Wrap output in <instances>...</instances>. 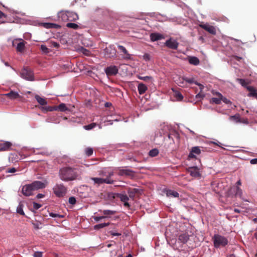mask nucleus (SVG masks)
Here are the masks:
<instances>
[{
    "label": "nucleus",
    "mask_w": 257,
    "mask_h": 257,
    "mask_svg": "<svg viewBox=\"0 0 257 257\" xmlns=\"http://www.w3.org/2000/svg\"><path fill=\"white\" fill-rule=\"evenodd\" d=\"M59 177L61 180L68 182L78 179L79 174L76 169L70 167H65L59 170Z\"/></svg>",
    "instance_id": "nucleus-1"
},
{
    "label": "nucleus",
    "mask_w": 257,
    "mask_h": 257,
    "mask_svg": "<svg viewBox=\"0 0 257 257\" xmlns=\"http://www.w3.org/2000/svg\"><path fill=\"white\" fill-rule=\"evenodd\" d=\"M46 186V184L40 181H35L29 184L24 185L22 188V193L25 196H30L33 195V192L39 189H43Z\"/></svg>",
    "instance_id": "nucleus-2"
},
{
    "label": "nucleus",
    "mask_w": 257,
    "mask_h": 257,
    "mask_svg": "<svg viewBox=\"0 0 257 257\" xmlns=\"http://www.w3.org/2000/svg\"><path fill=\"white\" fill-rule=\"evenodd\" d=\"M59 19L64 22L75 21L78 19L77 14L68 11H62L58 14Z\"/></svg>",
    "instance_id": "nucleus-3"
},
{
    "label": "nucleus",
    "mask_w": 257,
    "mask_h": 257,
    "mask_svg": "<svg viewBox=\"0 0 257 257\" xmlns=\"http://www.w3.org/2000/svg\"><path fill=\"white\" fill-rule=\"evenodd\" d=\"M67 188L63 184H56L53 188L54 194L58 197L64 196L67 193Z\"/></svg>",
    "instance_id": "nucleus-4"
},
{
    "label": "nucleus",
    "mask_w": 257,
    "mask_h": 257,
    "mask_svg": "<svg viewBox=\"0 0 257 257\" xmlns=\"http://www.w3.org/2000/svg\"><path fill=\"white\" fill-rule=\"evenodd\" d=\"M115 197L119 199L120 200L123 202L124 207L127 208H130L131 205L128 202L130 198L125 192L116 193L115 194Z\"/></svg>",
    "instance_id": "nucleus-5"
},
{
    "label": "nucleus",
    "mask_w": 257,
    "mask_h": 257,
    "mask_svg": "<svg viewBox=\"0 0 257 257\" xmlns=\"http://www.w3.org/2000/svg\"><path fill=\"white\" fill-rule=\"evenodd\" d=\"M21 76L29 81H33L34 80V74L32 71L27 67L24 68L21 72Z\"/></svg>",
    "instance_id": "nucleus-6"
},
{
    "label": "nucleus",
    "mask_w": 257,
    "mask_h": 257,
    "mask_svg": "<svg viewBox=\"0 0 257 257\" xmlns=\"http://www.w3.org/2000/svg\"><path fill=\"white\" fill-rule=\"evenodd\" d=\"M242 190L238 186H233L230 188L228 191L227 195L228 197H233L234 196H239L241 197L242 195Z\"/></svg>",
    "instance_id": "nucleus-7"
},
{
    "label": "nucleus",
    "mask_w": 257,
    "mask_h": 257,
    "mask_svg": "<svg viewBox=\"0 0 257 257\" xmlns=\"http://www.w3.org/2000/svg\"><path fill=\"white\" fill-rule=\"evenodd\" d=\"M214 245L215 247L225 246V238L218 234L214 235L213 238Z\"/></svg>",
    "instance_id": "nucleus-8"
},
{
    "label": "nucleus",
    "mask_w": 257,
    "mask_h": 257,
    "mask_svg": "<svg viewBox=\"0 0 257 257\" xmlns=\"http://www.w3.org/2000/svg\"><path fill=\"white\" fill-rule=\"evenodd\" d=\"M104 54L106 58H111L115 56L116 50L113 45H110L104 49Z\"/></svg>",
    "instance_id": "nucleus-9"
},
{
    "label": "nucleus",
    "mask_w": 257,
    "mask_h": 257,
    "mask_svg": "<svg viewBox=\"0 0 257 257\" xmlns=\"http://www.w3.org/2000/svg\"><path fill=\"white\" fill-rule=\"evenodd\" d=\"M165 45L170 49L177 50L179 46V43L171 38L166 41Z\"/></svg>",
    "instance_id": "nucleus-10"
},
{
    "label": "nucleus",
    "mask_w": 257,
    "mask_h": 257,
    "mask_svg": "<svg viewBox=\"0 0 257 257\" xmlns=\"http://www.w3.org/2000/svg\"><path fill=\"white\" fill-rule=\"evenodd\" d=\"M92 180L94 181V183L98 184H101L103 183L107 184H112L113 181L110 179L109 177L106 178H92Z\"/></svg>",
    "instance_id": "nucleus-11"
},
{
    "label": "nucleus",
    "mask_w": 257,
    "mask_h": 257,
    "mask_svg": "<svg viewBox=\"0 0 257 257\" xmlns=\"http://www.w3.org/2000/svg\"><path fill=\"white\" fill-rule=\"evenodd\" d=\"M12 146V144L10 142L0 141V151H10Z\"/></svg>",
    "instance_id": "nucleus-12"
},
{
    "label": "nucleus",
    "mask_w": 257,
    "mask_h": 257,
    "mask_svg": "<svg viewBox=\"0 0 257 257\" xmlns=\"http://www.w3.org/2000/svg\"><path fill=\"white\" fill-rule=\"evenodd\" d=\"M118 175L121 176H128L133 177L135 176V172L130 169H119L118 172Z\"/></svg>",
    "instance_id": "nucleus-13"
},
{
    "label": "nucleus",
    "mask_w": 257,
    "mask_h": 257,
    "mask_svg": "<svg viewBox=\"0 0 257 257\" xmlns=\"http://www.w3.org/2000/svg\"><path fill=\"white\" fill-rule=\"evenodd\" d=\"M188 173L194 177H199L200 176V174L199 171V169L197 167H189L187 170Z\"/></svg>",
    "instance_id": "nucleus-14"
},
{
    "label": "nucleus",
    "mask_w": 257,
    "mask_h": 257,
    "mask_svg": "<svg viewBox=\"0 0 257 257\" xmlns=\"http://www.w3.org/2000/svg\"><path fill=\"white\" fill-rule=\"evenodd\" d=\"M117 47L121 53H122V58L124 59L130 60L131 58V55L128 53L127 50L123 46L118 45Z\"/></svg>",
    "instance_id": "nucleus-15"
},
{
    "label": "nucleus",
    "mask_w": 257,
    "mask_h": 257,
    "mask_svg": "<svg viewBox=\"0 0 257 257\" xmlns=\"http://www.w3.org/2000/svg\"><path fill=\"white\" fill-rule=\"evenodd\" d=\"M105 72L107 76H114L118 73V69L115 66H112L107 67Z\"/></svg>",
    "instance_id": "nucleus-16"
},
{
    "label": "nucleus",
    "mask_w": 257,
    "mask_h": 257,
    "mask_svg": "<svg viewBox=\"0 0 257 257\" xmlns=\"http://www.w3.org/2000/svg\"><path fill=\"white\" fill-rule=\"evenodd\" d=\"M199 27L206 31H207L208 33L211 34H215L216 33V30L215 28L211 25H209L208 24H200L199 25Z\"/></svg>",
    "instance_id": "nucleus-17"
},
{
    "label": "nucleus",
    "mask_w": 257,
    "mask_h": 257,
    "mask_svg": "<svg viewBox=\"0 0 257 257\" xmlns=\"http://www.w3.org/2000/svg\"><path fill=\"white\" fill-rule=\"evenodd\" d=\"M181 80L185 81L190 84L195 83V84L198 85L199 86L200 91H201L204 88V86L200 83H199L197 81H195L194 78L183 77L181 78ZM180 80L181 81V79H180Z\"/></svg>",
    "instance_id": "nucleus-18"
},
{
    "label": "nucleus",
    "mask_w": 257,
    "mask_h": 257,
    "mask_svg": "<svg viewBox=\"0 0 257 257\" xmlns=\"http://www.w3.org/2000/svg\"><path fill=\"white\" fill-rule=\"evenodd\" d=\"M190 236L187 232H182L178 236L179 241L182 243H186L188 240Z\"/></svg>",
    "instance_id": "nucleus-19"
},
{
    "label": "nucleus",
    "mask_w": 257,
    "mask_h": 257,
    "mask_svg": "<svg viewBox=\"0 0 257 257\" xmlns=\"http://www.w3.org/2000/svg\"><path fill=\"white\" fill-rule=\"evenodd\" d=\"M201 151L198 147H193L189 154L188 157L190 158H196L195 154L199 155Z\"/></svg>",
    "instance_id": "nucleus-20"
},
{
    "label": "nucleus",
    "mask_w": 257,
    "mask_h": 257,
    "mask_svg": "<svg viewBox=\"0 0 257 257\" xmlns=\"http://www.w3.org/2000/svg\"><path fill=\"white\" fill-rule=\"evenodd\" d=\"M127 194L128 195L129 198L134 200L136 194L139 193V190L138 189H137V188H129L127 189Z\"/></svg>",
    "instance_id": "nucleus-21"
},
{
    "label": "nucleus",
    "mask_w": 257,
    "mask_h": 257,
    "mask_svg": "<svg viewBox=\"0 0 257 257\" xmlns=\"http://www.w3.org/2000/svg\"><path fill=\"white\" fill-rule=\"evenodd\" d=\"M164 38V36L162 34L159 33H154L150 34V39L152 42L157 41Z\"/></svg>",
    "instance_id": "nucleus-22"
},
{
    "label": "nucleus",
    "mask_w": 257,
    "mask_h": 257,
    "mask_svg": "<svg viewBox=\"0 0 257 257\" xmlns=\"http://www.w3.org/2000/svg\"><path fill=\"white\" fill-rule=\"evenodd\" d=\"M216 97H212L210 102L211 103L219 104L222 100V96L220 93H216Z\"/></svg>",
    "instance_id": "nucleus-23"
},
{
    "label": "nucleus",
    "mask_w": 257,
    "mask_h": 257,
    "mask_svg": "<svg viewBox=\"0 0 257 257\" xmlns=\"http://www.w3.org/2000/svg\"><path fill=\"white\" fill-rule=\"evenodd\" d=\"M5 95L11 99H15L21 97V96L18 92L13 91H11L9 93L5 94Z\"/></svg>",
    "instance_id": "nucleus-24"
},
{
    "label": "nucleus",
    "mask_w": 257,
    "mask_h": 257,
    "mask_svg": "<svg viewBox=\"0 0 257 257\" xmlns=\"http://www.w3.org/2000/svg\"><path fill=\"white\" fill-rule=\"evenodd\" d=\"M246 89L249 92L248 94L249 97H253L257 99V92L256 90L252 86L246 87Z\"/></svg>",
    "instance_id": "nucleus-25"
},
{
    "label": "nucleus",
    "mask_w": 257,
    "mask_h": 257,
    "mask_svg": "<svg viewBox=\"0 0 257 257\" xmlns=\"http://www.w3.org/2000/svg\"><path fill=\"white\" fill-rule=\"evenodd\" d=\"M138 91L140 94H143L147 90V86L143 83H140L138 86Z\"/></svg>",
    "instance_id": "nucleus-26"
},
{
    "label": "nucleus",
    "mask_w": 257,
    "mask_h": 257,
    "mask_svg": "<svg viewBox=\"0 0 257 257\" xmlns=\"http://www.w3.org/2000/svg\"><path fill=\"white\" fill-rule=\"evenodd\" d=\"M37 101L41 105H45L47 104V102L45 98L40 97L38 95H36L35 96Z\"/></svg>",
    "instance_id": "nucleus-27"
},
{
    "label": "nucleus",
    "mask_w": 257,
    "mask_h": 257,
    "mask_svg": "<svg viewBox=\"0 0 257 257\" xmlns=\"http://www.w3.org/2000/svg\"><path fill=\"white\" fill-rule=\"evenodd\" d=\"M54 108L56 109L55 110H59L62 112H64L68 110V108L66 106V104L63 103H60L58 106H54Z\"/></svg>",
    "instance_id": "nucleus-28"
},
{
    "label": "nucleus",
    "mask_w": 257,
    "mask_h": 257,
    "mask_svg": "<svg viewBox=\"0 0 257 257\" xmlns=\"http://www.w3.org/2000/svg\"><path fill=\"white\" fill-rule=\"evenodd\" d=\"M24 205L22 202H20L17 208V213L20 214V215L25 216V212L23 211V207Z\"/></svg>",
    "instance_id": "nucleus-29"
},
{
    "label": "nucleus",
    "mask_w": 257,
    "mask_h": 257,
    "mask_svg": "<svg viewBox=\"0 0 257 257\" xmlns=\"http://www.w3.org/2000/svg\"><path fill=\"white\" fill-rule=\"evenodd\" d=\"M166 195L168 197H179V194L174 190H169L167 191Z\"/></svg>",
    "instance_id": "nucleus-30"
},
{
    "label": "nucleus",
    "mask_w": 257,
    "mask_h": 257,
    "mask_svg": "<svg viewBox=\"0 0 257 257\" xmlns=\"http://www.w3.org/2000/svg\"><path fill=\"white\" fill-rule=\"evenodd\" d=\"M17 51L20 52H22L25 49V42L24 41L19 42L16 47Z\"/></svg>",
    "instance_id": "nucleus-31"
},
{
    "label": "nucleus",
    "mask_w": 257,
    "mask_h": 257,
    "mask_svg": "<svg viewBox=\"0 0 257 257\" xmlns=\"http://www.w3.org/2000/svg\"><path fill=\"white\" fill-rule=\"evenodd\" d=\"M189 62L191 64H193L194 65H197L199 64V60L198 58L196 57H191L189 59Z\"/></svg>",
    "instance_id": "nucleus-32"
},
{
    "label": "nucleus",
    "mask_w": 257,
    "mask_h": 257,
    "mask_svg": "<svg viewBox=\"0 0 257 257\" xmlns=\"http://www.w3.org/2000/svg\"><path fill=\"white\" fill-rule=\"evenodd\" d=\"M101 212L105 216H106V218L109 216L114 215L116 212L115 211L110 210H104Z\"/></svg>",
    "instance_id": "nucleus-33"
},
{
    "label": "nucleus",
    "mask_w": 257,
    "mask_h": 257,
    "mask_svg": "<svg viewBox=\"0 0 257 257\" xmlns=\"http://www.w3.org/2000/svg\"><path fill=\"white\" fill-rule=\"evenodd\" d=\"M174 96L176 98V99L178 101H181L183 99V96L182 94L179 91H174Z\"/></svg>",
    "instance_id": "nucleus-34"
},
{
    "label": "nucleus",
    "mask_w": 257,
    "mask_h": 257,
    "mask_svg": "<svg viewBox=\"0 0 257 257\" xmlns=\"http://www.w3.org/2000/svg\"><path fill=\"white\" fill-rule=\"evenodd\" d=\"M159 154V150L157 149H153L150 151L149 154L151 157L157 156Z\"/></svg>",
    "instance_id": "nucleus-35"
},
{
    "label": "nucleus",
    "mask_w": 257,
    "mask_h": 257,
    "mask_svg": "<svg viewBox=\"0 0 257 257\" xmlns=\"http://www.w3.org/2000/svg\"><path fill=\"white\" fill-rule=\"evenodd\" d=\"M109 225V223H100L99 224L95 225L94 226V228L95 229H99L100 228H103L104 227L107 226Z\"/></svg>",
    "instance_id": "nucleus-36"
},
{
    "label": "nucleus",
    "mask_w": 257,
    "mask_h": 257,
    "mask_svg": "<svg viewBox=\"0 0 257 257\" xmlns=\"http://www.w3.org/2000/svg\"><path fill=\"white\" fill-rule=\"evenodd\" d=\"M41 109L43 111L47 112L54 111L56 109L54 108V106H42Z\"/></svg>",
    "instance_id": "nucleus-37"
},
{
    "label": "nucleus",
    "mask_w": 257,
    "mask_h": 257,
    "mask_svg": "<svg viewBox=\"0 0 257 257\" xmlns=\"http://www.w3.org/2000/svg\"><path fill=\"white\" fill-rule=\"evenodd\" d=\"M236 81L239 83L242 86L245 87L246 88V87H248L247 84H248V82H246V81L243 79H241V78H237L236 79Z\"/></svg>",
    "instance_id": "nucleus-38"
},
{
    "label": "nucleus",
    "mask_w": 257,
    "mask_h": 257,
    "mask_svg": "<svg viewBox=\"0 0 257 257\" xmlns=\"http://www.w3.org/2000/svg\"><path fill=\"white\" fill-rule=\"evenodd\" d=\"M66 27L74 30H76L79 28V26L75 23H68L66 24Z\"/></svg>",
    "instance_id": "nucleus-39"
},
{
    "label": "nucleus",
    "mask_w": 257,
    "mask_h": 257,
    "mask_svg": "<svg viewBox=\"0 0 257 257\" xmlns=\"http://www.w3.org/2000/svg\"><path fill=\"white\" fill-rule=\"evenodd\" d=\"M93 149L91 148L88 147L85 149V153L86 155V156L88 157L91 156L93 154Z\"/></svg>",
    "instance_id": "nucleus-40"
},
{
    "label": "nucleus",
    "mask_w": 257,
    "mask_h": 257,
    "mask_svg": "<svg viewBox=\"0 0 257 257\" xmlns=\"http://www.w3.org/2000/svg\"><path fill=\"white\" fill-rule=\"evenodd\" d=\"M96 126V123L93 122L88 125H84V128L86 130H90L93 128L94 127H95Z\"/></svg>",
    "instance_id": "nucleus-41"
},
{
    "label": "nucleus",
    "mask_w": 257,
    "mask_h": 257,
    "mask_svg": "<svg viewBox=\"0 0 257 257\" xmlns=\"http://www.w3.org/2000/svg\"><path fill=\"white\" fill-rule=\"evenodd\" d=\"M40 49L43 53L48 54L49 53V49L44 45H42L40 47Z\"/></svg>",
    "instance_id": "nucleus-42"
},
{
    "label": "nucleus",
    "mask_w": 257,
    "mask_h": 257,
    "mask_svg": "<svg viewBox=\"0 0 257 257\" xmlns=\"http://www.w3.org/2000/svg\"><path fill=\"white\" fill-rule=\"evenodd\" d=\"M230 119L232 120H234L236 122L239 121V115L238 114H236L234 115L231 116L230 117Z\"/></svg>",
    "instance_id": "nucleus-43"
},
{
    "label": "nucleus",
    "mask_w": 257,
    "mask_h": 257,
    "mask_svg": "<svg viewBox=\"0 0 257 257\" xmlns=\"http://www.w3.org/2000/svg\"><path fill=\"white\" fill-rule=\"evenodd\" d=\"M138 78L140 79V80H142L145 81H148L152 79V77L150 76H145V77L139 76Z\"/></svg>",
    "instance_id": "nucleus-44"
},
{
    "label": "nucleus",
    "mask_w": 257,
    "mask_h": 257,
    "mask_svg": "<svg viewBox=\"0 0 257 257\" xmlns=\"http://www.w3.org/2000/svg\"><path fill=\"white\" fill-rule=\"evenodd\" d=\"M69 203L72 205H74L76 203V198L74 197H70L69 198Z\"/></svg>",
    "instance_id": "nucleus-45"
},
{
    "label": "nucleus",
    "mask_w": 257,
    "mask_h": 257,
    "mask_svg": "<svg viewBox=\"0 0 257 257\" xmlns=\"http://www.w3.org/2000/svg\"><path fill=\"white\" fill-rule=\"evenodd\" d=\"M33 206L34 209H35L36 210H38V209H39L40 207H42V204L37 203L36 202H33Z\"/></svg>",
    "instance_id": "nucleus-46"
},
{
    "label": "nucleus",
    "mask_w": 257,
    "mask_h": 257,
    "mask_svg": "<svg viewBox=\"0 0 257 257\" xmlns=\"http://www.w3.org/2000/svg\"><path fill=\"white\" fill-rule=\"evenodd\" d=\"M32 224H33V227H34V228L36 229H40L41 228L40 227V225L41 224V223L40 222H32Z\"/></svg>",
    "instance_id": "nucleus-47"
},
{
    "label": "nucleus",
    "mask_w": 257,
    "mask_h": 257,
    "mask_svg": "<svg viewBox=\"0 0 257 257\" xmlns=\"http://www.w3.org/2000/svg\"><path fill=\"white\" fill-rule=\"evenodd\" d=\"M50 216L52 217H59V218H63L64 217V215H59L58 214L54 213H51L50 214Z\"/></svg>",
    "instance_id": "nucleus-48"
},
{
    "label": "nucleus",
    "mask_w": 257,
    "mask_h": 257,
    "mask_svg": "<svg viewBox=\"0 0 257 257\" xmlns=\"http://www.w3.org/2000/svg\"><path fill=\"white\" fill-rule=\"evenodd\" d=\"M106 218V216H105L104 215H103V216H94V217H93V219H94L96 221H100L101 219H103V218Z\"/></svg>",
    "instance_id": "nucleus-49"
},
{
    "label": "nucleus",
    "mask_w": 257,
    "mask_h": 257,
    "mask_svg": "<svg viewBox=\"0 0 257 257\" xmlns=\"http://www.w3.org/2000/svg\"><path fill=\"white\" fill-rule=\"evenodd\" d=\"M50 43L52 46L56 48H58L60 46L59 44L56 42L51 41Z\"/></svg>",
    "instance_id": "nucleus-50"
},
{
    "label": "nucleus",
    "mask_w": 257,
    "mask_h": 257,
    "mask_svg": "<svg viewBox=\"0 0 257 257\" xmlns=\"http://www.w3.org/2000/svg\"><path fill=\"white\" fill-rule=\"evenodd\" d=\"M42 252L41 251H36L34 253V257H42Z\"/></svg>",
    "instance_id": "nucleus-51"
},
{
    "label": "nucleus",
    "mask_w": 257,
    "mask_h": 257,
    "mask_svg": "<svg viewBox=\"0 0 257 257\" xmlns=\"http://www.w3.org/2000/svg\"><path fill=\"white\" fill-rule=\"evenodd\" d=\"M143 58L145 61H149L150 60V55L148 53H145L143 56Z\"/></svg>",
    "instance_id": "nucleus-52"
},
{
    "label": "nucleus",
    "mask_w": 257,
    "mask_h": 257,
    "mask_svg": "<svg viewBox=\"0 0 257 257\" xmlns=\"http://www.w3.org/2000/svg\"><path fill=\"white\" fill-rule=\"evenodd\" d=\"M232 60L237 61H240L242 60V58L240 57H238L237 56H233L232 57Z\"/></svg>",
    "instance_id": "nucleus-53"
},
{
    "label": "nucleus",
    "mask_w": 257,
    "mask_h": 257,
    "mask_svg": "<svg viewBox=\"0 0 257 257\" xmlns=\"http://www.w3.org/2000/svg\"><path fill=\"white\" fill-rule=\"evenodd\" d=\"M82 52L85 55H89L90 54V51L84 48L82 49Z\"/></svg>",
    "instance_id": "nucleus-54"
},
{
    "label": "nucleus",
    "mask_w": 257,
    "mask_h": 257,
    "mask_svg": "<svg viewBox=\"0 0 257 257\" xmlns=\"http://www.w3.org/2000/svg\"><path fill=\"white\" fill-rule=\"evenodd\" d=\"M203 94H201V93H199L196 95V98L198 100L201 99V98H203Z\"/></svg>",
    "instance_id": "nucleus-55"
},
{
    "label": "nucleus",
    "mask_w": 257,
    "mask_h": 257,
    "mask_svg": "<svg viewBox=\"0 0 257 257\" xmlns=\"http://www.w3.org/2000/svg\"><path fill=\"white\" fill-rule=\"evenodd\" d=\"M16 171H17V170H16V168H11V169H9V170L7 171V172H8V173H13L16 172Z\"/></svg>",
    "instance_id": "nucleus-56"
},
{
    "label": "nucleus",
    "mask_w": 257,
    "mask_h": 257,
    "mask_svg": "<svg viewBox=\"0 0 257 257\" xmlns=\"http://www.w3.org/2000/svg\"><path fill=\"white\" fill-rule=\"evenodd\" d=\"M250 163L251 164H257V158L251 159Z\"/></svg>",
    "instance_id": "nucleus-57"
},
{
    "label": "nucleus",
    "mask_w": 257,
    "mask_h": 257,
    "mask_svg": "<svg viewBox=\"0 0 257 257\" xmlns=\"http://www.w3.org/2000/svg\"><path fill=\"white\" fill-rule=\"evenodd\" d=\"M45 195L43 194L39 193L37 195L36 197L37 199L44 198Z\"/></svg>",
    "instance_id": "nucleus-58"
},
{
    "label": "nucleus",
    "mask_w": 257,
    "mask_h": 257,
    "mask_svg": "<svg viewBox=\"0 0 257 257\" xmlns=\"http://www.w3.org/2000/svg\"><path fill=\"white\" fill-rule=\"evenodd\" d=\"M6 17H7V15L5 14H4L3 12L0 11V19H2L3 18H6Z\"/></svg>",
    "instance_id": "nucleus-59"
},
{
    "label": "nucleus",
    "mask_w": 257,
    "mask_h": 257,
    "mask_svg": "<svg viewBox=\"0 0 257 257\" xmlns=\"http://www.w3.org/2000/svg\"><path fill=\"white\" fill-rule=\"evenodd\" d=\"M110 233L112 236H119L121 235V233H115L112 231H110Z\"/></svg>",
    "instance_id": "nucleus-60"
},
{
    "label": "nucleus",
    "mask_w": 257,
    "mask_h": 257,
    "mask_svg": "<svg viewBox=\"0 0 257 257\" xmlns=\"http://www.w3.org/2000/svg\"><path fill=\"white\" fill-rule=\"evenodd\" d=\"M236 186L239 187V186H240L241 185V181L240 180H239L236 183Z\"/></svg>",
    "instance_id": "nucleus-61"
},
{
    "label": "nucleus",
    "mask_w": 257,
    "mask_h": 257,
    "mask_svg": "<svg viewBox=\"0 0 257 257\" xmlns=\"http://www.w3.org/2000/svg\"><path fill=\"white\" fill-rule=\"evenodd\" d=\"M179 83H180L179 85H180V86H182V87L184 86V82H183V81H181H181H180V82H179Z\"/></svg>",
    "instance_id": "nucleus-62"
},
{
    "label": "nucleus",
    "mask_w": 257,
    "mask_h": 257,
    "mask_svg": "<svg viewBox=\"0 0 257 257\" xmlns=\"http://www.w3.org/2000/svg\"><path fill=\"white\" fill-rule=\"evenodd\" d=\"M113 175V173L112 172H109L108 174V176L107 177H109L110 179V177Z\"/></svg>",
    "instance_id": "nucleus-63"
},
{
    "label": "nucleus",
    "mask_w": 257,
    "mask_h": 257,
    "mask_svg": "<svg viewBox=\"0 0 257 257\" xmlns=\"http://www.w3.org/2000/svg\"><path fill=\"white\" fill-rule=\"evenodd\" d=\"M252 221L254 222V223H257V217L256 218H254L253 219Z\"/></svg>",
    "instance_id": "nucleus-64"
}]
</instances>
